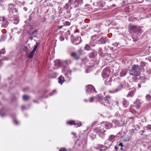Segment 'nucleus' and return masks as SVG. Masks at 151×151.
<instances>
[{
	"mask_svg": "<svg viewBox=\"0 0 151 151\" xmlns=\"http://www.w3.org/2000/svg\"><path fill=\"white\" fill-rule=\"evenodd\" d=\"M8 11L9 14L8 15V19L12 20V17L14 16H12L14 12H17L18 10L16 9L15 5L13 4L10 3L8 5Z\"/></svg>",
	"mask_w": 151,
	"mask_h": 151,
	"instance_id": "1",
	"label": "nucleus"
},
{
	"mask_svg": "<svg viewBox=\"0 0 151 151\" xmlns=\"http://www.w3.org/2000/svg\"><path fill=\"white\" fill-rule=\"evenodd\" d=\"M93 131L100 137L103 138L104 137L105 134V132L106 131L104 129V126L101 125L100 126H98L97 127H95L94 128Z\"/></svg>",
	"mask_w": 151,
	"mask_h": 151,
	"instance_id": "2",
	"label": "nucleus"
},
{
	"mask_svg": "<svg viewBox=\"0 0 151 151\" xmlns=\"http://www.w3.org/2000/svg\"><path fill=\"white\" fill-rule=\"evenodd\" d=\"M129 29L131 31H132L134 33L137 35V37L140 36L142 32V29L139 26L130 25L129 26Z\"/></svg>",
	"mask_w": 151,
	"mask_h": 151,
	"instance_id": "3",
	"label": "nucleus"
},
{
	"mask_svg": "<svg viewBox=\"0 0 151 151\" xmlns=\"http://www.w3.org/2000/svg\"><path fill=\"white\" fill-rule=\"evenodd\" d=\"M141 70V68L137 65H134L131 69L129 71V73L131 75L136 76Z\"/></svg>",
	"mask_w": 151,
	"mask_h": 151,
	"instance_id": "4",
	"label": "nucleus"
},
{
	"mask_svg": "<svg viewBox=\"0 0 151 151\" xmlns=\"http://www.w3.org/2000/svg\"><path fill=\"white\" fill-rule=\"evenodd\" d=\"M85 89L87 95H88V93L91 94L93 92L95 93H97L94 86L91 85H87Z\"/></svg>",
	"mask_w": 151,
	"mask_h": 151,
	"instance_id": "5",
	"label": "nucleus"
},
{
	"mask_svg": "<svg viewBox=\"0 0 151 151\" xmlns=\"http://www.w3.org/2000/svg\"><path fill=\"white\" fill-rule=\"evenodd\" d=\"M95 99H96V101H98L100 103H101L103 99V96L100 94H99L95 96L91 97L89 99V102H92Z\"/></svg>",
	"mask_w": 151,
	"mask_h": 151,
	"instance_id": "6",
	"label": "nucleus"
},
{
	"mask_svg": "<svg viewBox=\"0 0 151 151\" xmlns=\"http://www.w3.org/2000/svg\"><path fill=\"white\" fill-rule=\"evenodd\" d=\"M82 51L80 49L77 52H74L71 53V56L76 60H78L80 58V56L82 54Z\"/></svg>",
	"mask_w": 151,
	"mask_h": 151,
	"instance_id": "7",
	"label": "nucleus"
},
{
	"mask_svg": "<svg viewBox=\"0 0 151 151\" xmlns=\"http://www.w3.org/2000/svg\"><path fill=\"white\" fill-rule=\"evenodd\" d=\"M110 70L108 68L106 67L104 69L101 73L103 78L104 79L108 78L110 74Z\"/></svg>",
	"mask_w": 151,
	"mask_h": 151,
	"instance_id": "8",
	"label": "nucleus"
},
{
	"mask_svg": "<svg viewBox=\"0 0 151 151\" xmlns=\"http://www.w3.org/2000/svg\"><path fill=\"white\" fill-rule=\"evenodd\" d=\"M111 97L109 96H107L104 98H103L102 102L100 103L104 105L109 106L110 103Z\"/></svg>",
	"mask_w": 151,
	"mask_h": 151,
	"instance_id": "9",
	"label": "nucleus"
},
{
	"mask_svg": "<svg viewBox=\"0 0 151 151\" xmlns=\"http://www.w3.org/2000/svg\"><path fill=\"white\" fill-rule=\"evenodd\" d=\"M67 124H70V125H74L75 127H77L81 126L82 123L81 122L79 121H74L71 120L67 122Z\"/></svg>",
	"mask_w": 151,
	"mask_h": 151,
	"instance_id": "10",
	"label": "nucleus"
},
{
	"mask_svg": "<svg viewBox=\"0 0 151 151\" xmlns=\"http://www.w3.org/2000/svg\"><path fill=\"white\" fill-rule=\"evenodd\" d=\"M1 21V27L3 28H6L7 27L9 23L8 20L5 17H3Z\"/></svg>",
	"mask_w": 151,
	"mask_h": 151,
	"instance_id": "11",
	"label": "nucleus"
},
{
	"mask_svg": "<svg viewBox=\"0 0 151 151\" xmlns=\"http://www.w3.org/2000/svg\"><path fill=\"white\" fill-rule=\"evenodd\" d=\"M112 122L115 124V127L121 126L124 124L123 120H117L116 119H114L112 120Z\"/></svg>",
	"mask_w": 151,
	"mask_h": 151,
	"instance_id": "12",
	"label": "nucleus"
},
{
	"mask_svg": "<svg viewBox=\"0 0 151 151\" xmlns=\"http://www.w3.org/2000/svg\"><path fill=\"white\" fill-rule=\"evenodd\" d=\"M93 4L96 8H100L105 5V3L103 1L101 0L98 2L93 3Z\"/></svg>",
	"mask_w": 151,
	"mask_h": 151,
	"instance_id": "13",
	"label": "nucleus"
},
{
	"mask_svg": "<svg viewBox=\"0 0 151 151\" xmlns=\"http://www.w3.org/2000/svg\"><path fill=\"white\" fill-rule=\"evenodd\" d=\"M64 71L65 77L68 78V80H70L71 79L70 76L71 75V71L70 70L68 69L67 70L64 69Z\"/></svg>",
	"mask_w": 151,
	"mask_h": 151,
	"instance_id": "14",
	"label": "nucleus"
},
{
	"mask_svg": "<svg viewBox=\"0 0 151 151\" xmlns=\"http://www.w3.org/2000/svg\"><path fill=\"white\" fill-rule=\"evenodd\" d=\"M141 103L139 99H137L134 103L133 106L135 107L136 109H138L141 106Z\"/></svg>",
	"mask_w": 151,
	"mask_h": 151,
	"instance_id": "15",
	"label": "nucleus"
},
{
	"mask_svg": "<svg viewBox=\"0 0 151 151\" xmlns=\"http://www.w3.org/2000/svg\"><path fill=\"white\" fill-rule=\"evenodd\" d=\"M12 16H14L12 17V20H9V21H12L14 22L13 23L15 24H17L19 23V19L18 17L16 16H15L14 15H12Z\"/></svg>",
	"mask_w": 151,
	"mask_h": 151,
	"instance_id": "16",
	"label": "nucleus"
},
{
	"mask_svg": "<svg viewBox=\"0 0 151 151\" xmlns=\"http://www.w3.org/2000/svg\"><path fill=\"white\" fill-rule=\"evenodd\" d=\"M122 88V85L118 86L117 88L113 89L111 90H109V92L110 93H114L120 91Z\"/></svg>",
	"mask_w": 151,
	"mask_h": 151,
	"instance_id": "17",
	"label": "nucleus"
},
{
	"mask_svg": "<svg viewBox=\"0 0 151 151\" xmlns=\"http://www.w3.org/2000/svg\"><path fill=\"white\" fill-rule=\"evenodd\" d=\"M140 67L141 68V70L142 69L143 70L146 69L147 67V64L144 62H141L140 63Z\"/></svg>",
	"mask_w": 151,
	"mask_h": 151,
	"instance_id": "18",
	"label": "nucleus"
},
{
	"mask_svg": "<svg viewBox=\"0 0 151 151\" xmlns=\"http://www.w3.org/2000/svg\"><path fill=\"white\" fill-rule=\"evenodd\" d=\"M95 40L96 38H95V36H93L91 37V40L90 43L91 46L94 47L96 43V41Z\"/></svg>",
	"mask_w": 151,
	"mask_h": 151,
	"instance_id": "19",
	"label": "nucleus"
},
{
	"mask_svg": "<svg viewBox=\"0 0 151 151\" xmlns=\"http://www.w3.org/2000/svg\"><path fill=\"white\" fill-rule=\"evenodd\" d=\"M97 55V52L96 51H93L91 52L89 55V58L91 59H94Z\"/></svg>",
	"mask_w": 151,
	"mask_h": 151,
	"instance_id": "20",
	"label": "nucleus"
},
{
	"mask_svg": "<svg viewBox=\"0 0 151 151\" xmlns=\"http://www.w3.org/2000/svg\"><path fill=\"white\" fill-rule=\"evenodd\" d=\"M104 124L105 127V128L106 129H110L112 127V124L111 123L106 122L104 123Z\"/></svg>",
	"mask_w": 151,
	"mask_h": 151,
	"instance_id": "21",
	"label": "nucleus"
},
{
	"mask_svg": "<svg viewBox=\"0 0 151 151\" xmlns=\"http://www.w3.org/2000/svg\"><path fill=\"white\" fill-rule=\"evenodd\" d=\"M81 42V38L80 37H77L75 38L73 41V43L76 45H78Z\"/></svg>",
	"mask_w": 151,
	"mask_h": 151,
	"instance_id": "22",
	"label": "nucleus"
},
{
	"mask_svg": "<svg viewBox=\"0 0 151 151\" xmlns=\"http://www.w3.org/2000/svg\"><path fill=\"white\" fill-rule=\"evenodd\" d=\"M107 38L106 37H102L99 40L98 42L100 44H105L106 43V39Z\"/></svg>",
	"mask_w": 151,
	"mask_h": 151,
	"instance_id": "23",
	"label": "nucleus"
},
{
	"mask_svg": "<svg viewBox=\"0 0 151 151\" xmlns=\"http://www.w3.org/2000/svg\"><path fill=\"white\" fill-rule=\"evenodd\" d=\"M83 0H75V4L76 5L75 7H78L79 6V5H81L83 4Z\"/></svg>",
	"mask_w": 151,
	"mask_h": 151,
	"instance_id": "24",
	"label": "nucleus"
},
{
	"mask_svg": "<svg viewBox=\"0 0 151 151\" xmlns=\"http://www.w3.org/2000/svg\"><path fill=\"white\" fill-rule=\"evenodd\" d=\"M115 137L116 136L113 135H111L109 136L108 139L110 141V142H111V143L110 144V145H111L112 143L115 140Z\"/></svg>",
	"mask_w": 151,
	"mask_h": 151,
	"instance_id": "25",
	"label": "nucleus"
},
{
	"mask_svg": "<svg viewBox=\"0 0 151 151\" xmlns=\"http://www.w3.org/2000/svg\"><path fill=\"white\" fill-rule=\"evenodd\" d=\"M128 72V69H125L122 70L120 73V76L121 77H123L125 76Z\"/></svg>",
	"mask_w": 151,
	"mask_h": 151,
	"instance_id": "26",
	"label": "nucleus"
},
{
	"mask_svg": "<svg viewBox=\"0 0 151 151\" xmlns=\"http://www.w3.org/2000/svg\"><path fill=\"white\" fill-rule=\"evenodd\" d=\"M122 104L123 105V106L125 107H127L129 105V103L126 100L123 99V101H122Z\"/></svg>",
	"mask_w": 151,
	"mask_h": 151,
	"instance_id": "27",
	"label": "nucleus"
},
{
	"mask_svg": "<svg viewBox=\"0 0 151 151\" xmlns=\"http://www.w3.org/2000/svg\"><path fill=\"white\" fill-rule=\"evenodd\" d=\"M135 89L134 88H132V91L129 92L128 93L127 96H132L135 93Z\"/></svg>",
	"mask_w": 151,
	"mask_h": 151,
	"instance_id": "28",
	"label": "nucleus"
},
{
	"mask_svg": "<svg viewBox=\"0 0 151 151\" xmlns=\"http://www.w3.org/2000/svg\"><path fill=\"white\" fill-rule=\"evenodd\" d=\"M65 81L64 77L61 75L58 78V83L62 85Z\"/></svg>",
	"mask_w": 151,
	"mask_h": 151,
	"instance_id": "29",
	"label": "nucleus"
},
{
	"mask_svg": "<svg viewBox=\"0 0 151 151\" xmlns=\"http://www.w3.org/2000/svg\"><path fill=\"white\" fill-rule=\"evenodd\" d=\"M139 80L140 81H139L140 83H144L145 82L146 79H145V77L140 76Z\"/></svg>",
	"mask_w": 151,
	"mask_h": 151,
	"instance_id": "30",
	"label": "nucleus"
},
{
	"mask_svg": "<svg viewBox=\"0 0 151 151\" xmlns=\"http://www.w3.org/2000/svg\"><path fill=\"white\" fill-rule=\"evenodd\" d=\"M35 52H33V51H32L29 53V54L28 56V57L29 58L31 59L32 58L33 56L35 53Z\"/></svg>",
	"mask_w": 151,
	"mask_h": 151,
	"instance_id": "31",
	"label": "nucleus"
},
{
	"mask_svg": "<svg viewBox=\"0 0 151 151\" xmlns=\"http://www.w3.org/2000/svg\"><path fill=\"white\" fill-rule=\"evenodd\" d=\"M40 44V43H38V42H36V45H35L34 46V47H33V50H32V51L33 52H35L36 50H37V47L38 45Z\"/></svg>",
	"mask_w": 151,
	"mask_h": 151,
	"instance_id": "32",
	"label": "nucleus"
},
{
	"mask_svg": "<svg viewBox=\"0 0 151 151\" xmlns=\"http://www.w3.org/2000/svg\"><path fill=\"white\" fill-rule=\"evenodd\" d=\"M98 53L100 56H102L103 52L101 48H99L98 50Z\"/></svg>",
	"mask_w": 151,
	"mask_h": 151,
	"instance_id": "33",
	"label": "nucleus"
},
{
	"mask_svg": "<svg viewBox=\"0 0 151 151\" xmlns=\"http://www.w3.org/2000/svg\"><path fill=\"white\" fill-rule=\"evenodd\" d=\"M69 6L68 3L66 4L63 7V10H67Z\"/></svg>",
	"mask_w": 151,
	"mask_h": 151,
	"instance_id": "34",
	"label": "nucleus"
},
{
	"mask_svg": "<svg viewBox=\"0 0 151 151\" xmlns=\"http://www.w3.org/2000/svg\"><path fill=\"white\" fill-rule=\"evenodd\" d=\"M29 98V96L27 95H24L23 96V99L24 101H27Z\"/></svg>",
	"mask_w": 151,
	"mask_h": 151,
	"instance_id": "35",
	"label": "nucleus"
},
{
	"mask_svg": "<svg viewBox=\"0 0 151 151\" xmlns=\"http://www.w3.org/2000/svg\"><path fill=\"white\" fill-rule=\"evenodd\" d=\"M5 115V112L3 110H1L0 111V115L2 117L4 116Z\"/></svg>",
	"mask_w": 151,
	"mask_h": 151,
	"instance_id": "36",
	"label": "nucleus"
},
{
	"mask_svg": "<svg viewBox=\"0 0 151 151\" xmlns=\"http://www.w3.org/2000/svg\"><path fill=\"white\" fill-rule=\"evenodd\" d=\"M111 143L110 142V141L108 139L106 140L104 143V144L106 145H109V147L110 146H111V145H110V144Z\"/></svg>",
	"mask_w": 151,
	"mask_h": 151,
	"instance_id": "37",
	"label": "nucleus"
},
{
	"mask_svg": "<svg viewBox=\"0 0 151 151\" xmlns=\"http://www.w3.org/2000/svg\"><path fill=\"white\" fill-rule=\"evenodd\" d=\"M151 98V96L149 94H147L145 96L146 99L147 101H150Z\"/></svg>",
	"mask_w": 151,
	"mask_h": 151,
	"instance_id": "38",
	"label": "nucleus"
},
{
	"mask_svg": "<svg viewBox=\"0 0 151 151\" xmlns=\"http://www.w3.org/2000/svg\"><path fill=\"white\" fill-rule=\"evenodd\" d=\"M6 36L4 35H2L1 36L0 41H3L4 40L6 39Z\"/></svg>",
	"mask_w": 151,
	"mask_h": 151,
	"instance_id": "39",
	"label": "nucleus"
},
{
	"mask_svg": "<svg viewBox=\"0 0 151 151\" xmlns=\"http://www.w3.org/2000/svg\"><path fill=\"white\" fill-rule=\"evenodd\" d=\"M84 49L85 50H90L91 49L89 45H86L84 47Z\"/></svg>",
	"mask_w": 151,
	"mask_h": 151,
	"instance_id": "40",
	"label": "nucleus"
},
{
	"mask_svg": "<svg viewBox=\"0 0 151 151\" xmlns=\"http://www.w3.org/2000/svg\"><path fill=\"white\" fill-rule=\"evenodd\" d=\"M98 122V121H96L94 122L92 124V127H93L95 126H97L98 125L100 126Z\"/></svg>",
	"mask_w": 151,
	"mask_h": 151,
	"instance_id": "41",
	"label": "nucleus"
},
{
	"mask_svg": "<svg viewBox=\"0 0 151 151\" xmlns=\"http://www.w3.org/2000/svg\"><path fill=\"white\" fill-rule=\"evenodd\" d=\"M65 62L66 64L69 65L71 64V61L70 60H67L65 61Z\"/></svg>",
	"mask_w": 151,
	"mask_h": 151,
	"instance_id": "42",
	"label": "nucleus"
},
{
	"mask_svg": "<svg viewBox=\"0 0 151 151\" xmlns=\"http://www.w3.org/2000/svg\"><path fill=\"white\" fill-rule=\"evenodd\" d=\"M13 121L14 123L16 125H18L19 124V122L17 121V119H16L14 118H13Z\"/></svg>",
	"mask_w": 151,
	"mask_h": 151,
	"instance_id": "43",
	"label": "nucleus"
},
{
	"mask_svg": "<svg viewBox=\"0 0 151 151\" xmlns=\"http://www.w3.org/2000/svg\"><path fill=\"white\" fill-rule=\"evenodd\" d=\"M145 128H146L147 130H151V125L148 124L146 126Z\"/></svg>",
	"mask_w": 151,
	"mask_h": 151,
	"instance_id": "44",
	"label": "nucleus"
},
{
	"mask_svg": "<svg viewBox=\"0 0 151 151\" xmlns=\"http://www.w3.org/2000/svg\"><path fill=\"white\" fill-rule=\"evenodd\" d=\"M143 128L144 129V130H140L139 131V133L141 135H143V133L144 132H145V127H143Z\"/></svg>",
	"mask_w": 151,
	"mask_h": 151,
	"instance_id": "45",
	"label": "nucleus"
},
{
	"mask_svg": "<svg viewBox=\"0 0 151 151\" xmlns=\"http://www.w3.org/2000/svg\"><path fill=\"white\" fill-rule=\"evenodd\" d=\"M65 26V25L63 24L62 25H58L57 26V29L59 30L63 28Z\"/></svg>",
	"mask_w": 151,
	"mask_h": 151,
	"instance_id": "46",
	"label": "nucleus"
},
{
	"mask_svg": "<svg viewBox=\"0 0 151 151\" xmlns=\"http://www.w3.org/2000/svg\"><path fill=\"white\" fill-rule=\"evenodd\" d=\"M134 16H132L129 17V20L130 21H133L135 19Z\"/></svg>",
	"mask_w": 151,
	"mask_h": 151,
	"instance_id": "47",
	"label": "nucleus"
},
{
	"mask_svg": "<svg viewBox=\"0 0 151 151\" xmlns=\"http://www.w3.org/2000/svg\"><path fill=\"white\" fill-rule=\"evenodd\" d=\"M82 63H85L88 61V60L86 58H85L82 59Z\"/></svg>",
	"mask_w": 151,
	"mask_h": 151,
	"instance_id": "48",
	"label": "nucleus"
},
{
	"mask_svg": "<svg viewBox=\"0 0 151 151\" xmlns=\"http://www.w3.org/2000/svg\"><path fill=\"white\" fill-rule=\"evenodd\" d=\"M63 24L65 25V26H69L70 25V23L69 22L66 21L65 23H64Z\"/></svg>",
	"mask_w": 151,
	"mask_h": 151,
	"instance_id": "49",
	"label": "nucleus"
},
{
	"mask_svg": "<svg viewBox=\"0 0 151 151\" xmlns=\"http://www.w3.org/2000/svg\"><path fill=\"white\" fill-rule=\"evenodd\" d=\"M130 111L131 112H132V113H134L136 112L135 110H134L132 108V106H131V108L130 109Z\"/></svg>",
	"mask_w": 151,
	"mask_h": 151,
	"instance_id": "50",
	"label": "nucleus"
},
{
	"mask_svg": "<svg viewBox=\"0 0 151 151\" xmlns=\"http://www.w3.org/2000/svg\"><path fill=\"white\" fill-rule=\"evenodd\" d=\"M56 93V90H54L51 93H50V96Z\"/></svg>",
	"mask_w": 151,
	"mask_h": 151,
	"instance_id": "51",
	"label": "nucleus"
},
{
	"mask_svg": "<svg viewBox=\"0 0 151 151\" xmlns=\"http://www.w3.org/2000/svg\"><path fill=\"white\" fill-rule=\"evenodd\" d=\"M115 116L116 117H119L120 116H120V114H119L118 112H116Z\"/></svg>",
	"mask_w": 151,
	"mask_h": 151,
	"instance_id": "52",
	"label": "nucleus"
},
{
	"mask_svg": "<svg viewBox=\"0 0 151 151\" xmlns=\"http://www.w3.org/2000/svg\"><path fill=\"white\" fill-rule=\"evenodd\" d=\"M74 3V1L73 0H69L68 1V4H70L71 5L72 4H73Z\"/></svg>",
	"mask_w": 151,
	"mask_h": 151,
	"instance_id": "53",
	"label": "nucleus"
},
{
	"mask_svg": "<svg viewBox=\"0 0 151 151\" xmlns=\"http://www.w3.org/2000/svg\"><path fill=\"white\" fill-rule=\"evenodd\" d=\"M59 39L61 41H63L64 40V37L62 36H61L59 37Z\"/></svg>",
	"mask_w": 151,
	"mask_h": 151,
	"instance_id": "54",
	"label": "nucleus"
},
{
	"mask_svg": "<svg viewBox=\"0 0 151 151\" xmlns=\"http://www.w3.org/2000/svg\"><path fill=\"white\" fill-rule=\"evenodd\" d=\"M119 44L117 42H115L112 43V45L115 47H117Z\"/></svg>",
	"mask_w": 151,
	"mask_h": 151,
	"instance_id": "55",
	"label": "nucleus"
},
{
	"mask_svg": "<svg viewBox=\"0 0 151 151\" xmlns=\"http://www.w3.org/2000/svg\"><path fill=\"white\" fill-rule=\"evenodd\" d=\"M32 14H30L29 16V21H31L32 20Z\"/></svg>",
	"mask_w": 151,
	"mask_h": 151,
	"instance_id": "56",
	"label": "nucleus"
},
{
	"mask_svg": "<svg viewBox=\"0 0 151 151\" xmlns=\"http://www.w3.org/2000/svg\"><path fill=\"white\" fill-rule=\"evenodd\" d=\"M59 151H67V150L65 148H62L60 149Z\"/></svg>",
	"mask_w": 151,
	"mask_h": 151,
	"instance_id": "57",
	"label": "nucleus"
},
{
	"mask_svg": "<svg viewBox=\"0 0 151 151\" xmlns=\"http://www.w3.org/2000/svg\"><path fill=\"white\" fill-rule=\"evenodd\" d=\"M118 146H120L121 147H124L123 143L122 142H120L118 145Z\"/></svg>",
	"mask_w": 151,
	"mask_h": 151,
	"instance_id": "58",
	"label": "nucleus"
},
{
	"mask_svg": "<svg viewBox=\"0 0 151 151\" xmlns=\"http://www.w3.org/2000/svg\"><path fill=\"white\" fill-rule=\"evenodd\" d=\"M116 6V5L115 4H113L111 5L110 6V8H113L114 7H115Z\"/></svg>",
	"mask_w": 151,
	"mask_h": 151,
	"instance_id": "59",
	"label": "nucleus"
},
{
	"mask_svg": "<svg viewBox=\"0 0 151 151\" xmlns=\"http://www.w3.org/2000/svg\"><path fill=\"white\" fill-rule=\"evenodd\" d=\"M127 137V139H126V140H125V141H129L130 140V139H131V137H130V136H128Z\"/></svg>",
	"mask_w": 151,
	"mask_h": 151,
	"instance_id": "60",
	"label": "nucleus"
},
{
	"mask_svg": "<svg viewBox=\"0 0 151 151\" xmlns=\"http://www.w3.org/2000/svg\"><path fill=\"white\" fill-rule=\"evenodd\" d=\"M150 53V51L149 50H147L146 51V53H145V55H148Z\"/></svg>",
	"mask_w": 151,
	"mask_h": 151,
	"instance_id": "61",
	"label": "nucleus"
},
{
	"mask_svg": "<svg viewBox=\"0 0 151 151\" xmlns=\"http://www.w3.org/2000/svg\"><path fill=\"white\" fill-rule=\"evenodd\" d=\"M28 49V47L27 46H25L23 48V50L24 51H27Z\"/></svg>",
	"mask_w": 151,
	"mask_h": 151,
	"instance_id": "62",
	"label": "nucleus"
},
{
	"mask_svg": "<svg viewBox=\"0 0 151 151\" xmlns=\"http://www.w3.org/2000/svg\"><path fill=\"white\" fill-rule=\"evenodd\" d=\"M109 48V49L111 51H113L114 50V48L113 47L108 46Z\"/></svg>",
	"mask_w": 151,
	"mask_h": 151,
	"instance_id": "63",
	"label": "nucleus"
},
{
	"mask_svg": "<svg viewBox=\"0 0 151 151\" xmlns=\"http://www.w3.org/2000/svg\"><path fill=\"white\" fill-rule=\"evenodd\" d=\"M46 20V18H43L42 19V22L43 23H44L45 22Z\"/></svg>",
	"mask_w": 151,
	"mask_h": 151,
	"instance_id": "64",
	"label": "nucleus"
}]
</instances>
